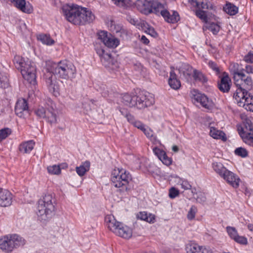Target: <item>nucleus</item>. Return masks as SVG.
<instances>
[{
    "mask_svg": "<svg viewBox=\"0 0 253 253\" xmlns=\"http://www.w3.org/2000/svg\"><path fill=\"white\" fill-rule=\"evenodd\" d=\"M244 60L246 62L253 63V52H249L247 55H246L244 57Z\"/></svg>",
    "mask_w": 253,
    "mask_h": 253,
    "instance_id": "obj_50",
    "label": "nucleus"
},
{
    "mask_svg": "<svg viewBox=\"0 0 253 253\" xmlns=\"http://www.w3.org/2000/svg\"><path fill=\"white\" fill-rule=\"evenodd\" d=\"M76 73L75 66L68 61L63 60L57 63H51L50 70L45 75V82L49 92L55 96L59 94L56 78L52 74L57 75L59 78L68 79L75 78Z\"/></svg>",
    "mask_w": 253,
    "mask_h": 253,
    "instance_id": "obj_2",
    "label": "nucleus"
},
{
    "mask_svg": "<svg viewBox=\"0 0 253 253\" xmlns=\"http://www.w3.org/2000/svg\"><path fill=\"white\" fill-rule=\"evenodd\" d=\"M12 199L11 193L7 190L3 189L0 195V206L5 207L10 206Z\"/></svg>",
    "mask_w": 253,
    "mask_h": 253,
    "instance_id": "obj_21",
    "label": "nucleus"
},
{
    "mask_svg": "<svg viewBox=\"0 0 253 253\" xmlns=\"http://www.w3.org/2000/svg\"><path fill=\"white\" fill-rule=\"evenodd\" d=\"M193 77L196 81L201 82L202 83H205L207 81L206 77L202 73L196 70L194 71Z\"/></svg>",
    "mask_w": 253,
    "mask_h": 253,
    "instance_id": "obj_41",
    "label": "nucleus"
},
{
    "mask_svg": "<svg viewBox=\"0 0 253 253\" xmlns=\"http://www.w3.org/2000/svg\"><path fill=\"white\" fill-rule=\"evenodd\" d=\"M141 131H142L148 137H151L153 136L152 131L148 127L145 126L144 129Z\"/></svg>",
    "mask_w": 253,
    "mask_h": 253,
    "instance_id": "obj_51",
    "label": "nucleus"
},
{
    "mask_svg": "<svg viewBox=\"0 0 253 253\" xmlns=\"http://www.w3.org/2000/svg\"><path fill=\"white\" fill-rule=\"evenodd\" d=\"M13 62L16 68L20 70L24 79L29 83H34L36 79V69L34 63L28 59L26 61L20 56H15Z\"/></svg>",
    "mask_w": 253,
    "mask_h": 253,
    "instance_id": "obj_5",
    "label": "nucleus"
},
{
    "mask_svg": "<svg viewBox=\"0 0 253 253\" xmlns=\"http://www.w3.org/2000/svg\"><path fill=\"white\" fill-rule=\"evenodd\" d=\"M141 41L145 44H148L149 42V40L144 36L141 37Z\"/></svg>",
    "mask_w": 253,
    "mask_h": 253,
    "instance_id": "obj_56",
    "label": "nucleus"
},
{
    "mask_svg": "<svg viewBox=\"0 0 253 253\" xmlns=\"http://www.w3.org/2000/svg\"><path fill=\"white\" fill-rule=\"evenodd\" d=\"M192 96L195 104L199 103L203 107L208 110H211L214 107L213 101L204 94L193 90Z\"/></svg>",
    "mask_w": 253,
    "mask_h": 253,
    "instance_id": "obj_13",
    "label": "nucleus"
},
{
    "mask_svg": "<svg viewBox=\"0 0 253 253\" xmlns=\"http://www.w3.org/2000/svg\"><path fill=\"white\" fill-rule=\"evenodd\" d=\"M47 105H50V107L46 109L42 106L39 107L35 110V113L39 118L45 119L51 125L56 124L57 116L55 105L50 101H48Z\"/></svg>",
    "mask_w": 253,
    "mask_h": 253,
    "instance_id": "obj_10",
    "label": "nucleus"
},
{
    "mask_svg": "<svg viewBox=\"0 0 253 253\" xmlns=\"http://www.w3.org/2000/svg\"><path fill=\"white\" fill-rule=\"evenodd\" d=\"M214 171L221 177L224 175L228 169L220 162H214L212 164Z\"/></svg>",
    "mask_w": 253,
    "mask_h": 253,
    "instance_id": "obj_31",
    "label": "nucleus"
},
{
    "mask_svg": "<svg viewBox=\"0 0 253 253\" xmlns=\"http://www.w3.org/2000/svg\"><path fill=\"white\" fill-rule=\"evenodd\" d=\"M143 30L148 34L150 35L152 37H156L157 36V33L154 30V29L150 26L147 23L143 22L141 23Z\"/></svg>",
    "mask_w": 253,
    "mask_h": 253,
    "instance_id": "obj_38",
    "label": "nucleus"
},
{
    "mask_svg": "<svg viewBox=\"0 0 253 253\" xmlns=\"http://www.w3.org/2000/svg\"><path fill=\"white\" fill-rule=\"evenodd\" d=\"M8 86V83L7 77L0 73V87L6 88Z\"/></svg>",
    "mask_w": 253,
    "mask_h": 253,
    "instance_id": "obj_43",
    "label": "nucleus"
},
{
    "mask_svg": "<svg viewBox=\"0 0 253 253\" xmlns=\"http://www.w3.org/2000/svg\"><path fill=\"white\" fill-rule=\"evenodd\" d=\"M62 10L67 20L75 25H84L95 19V16L91 10L77 5H64Z\"/></svg>",
    "mask_w": 253,
    "mask_h": 253,
    "instance_id": "obj_3",
    "label": "nucleus"
},
{
    "mask_svg": "<svg viewBox=\"0 0 253 253\" xmlns=\"http://www.w3.org/2000/svg\"><path fill=\"white\" fill-rule=\"evenodd\" d=\"M15 114L19 117L25 118L29 115V107L27 100L21 98L17 100L15 106Z\"/></svg>",
    "mask_w": 253,
    "mask_h": 253,
    "instance_id": "obj_15",
    "label": "nucleus"
},
{
    "mask_svg": "<svg viewBox=\"0 0 253 253\" xmlns=\"http://www.w3.org/2000/svg\"><path fill=\"white\" fill-rule=\"evenodd\" d=\"M210 135L213 139H219L224 142L227 140L226 134L223 131L213 126H210Z\"/></svg>",
    "mask_w": 253,
    "mask_h": 253,
    "instance_id": "obj_23",
    "label": "nucleus"
},
{
    "mask_svg": "<svg viewBox=\"0 0 253 253\" xmlns=\"http://www.w3.org/2000/svg\"><path fill=\"white\" fill-rule=\"evenodd\" d=\"M226 230L230 238L235 242L242 245H248V241L247 238L245 236H240L235 227L227 226L226 228Z\"/></svg>",
    "mask_w": 253,
    "mask_h": 253,
    "instance_id": "obj_16",
    "label": "nucleus"
},
{
    "mask_svg": "<svg viewBox=\"0 0 253 253\" xmlns=\"http://www.w3.org/2000/svg\"><path fill=\"white\" fill-rule=\"evenodd\" d=\"M172 150L173 151L177 152L178 151V148L177 146L174 145L172 146Z\"/></svg>",
    "mask_w": 253,
    "mask_h": 253,
    "instance_id": "obj_59",
    "label": "nucleus"
},
{
    "mask_svg": "<svg viewBox=\"0 0 253 253\" xmlns=\"http://www.w3.org/2000/svg\"><path fill=\"white\" fill-rule=\"evenodd\" d=\"M209 65L213 70H214L216 73H218L219 72L218 67L214 62L210 61L209 62Z\"/></svg>",
    "mask_w": 253,
    "mask_h": 253,
    "instance_id": "obj_52",
    "label": "nucleus"
},
{
    "mask_svg": "<svg viewBox=\"0 0 253 253\" xmlns=\"http://www.w3.org/2000/svg\"><path fill=\"white\" fill-rule=\"evenodd\" d=\"M35 142L33 140H30L22 143L19 145V150L23 153H29L34 148Z\"/></svg>",
    "mask_w": 253,
    "mask_h": 253,
    "instance_id": "obj_30",
    "label": "nucleus"
},
{
    "mask_svg": "<svg viewBox=\"0 0 253 253\" xmlns=\"http://www.w3.org/2000/svg\"><path fill=\"white\" fill-rule=\"evenodd\" d=\"M90 168V162L89 161H85L79 167H77L76 170L77 174L80 176H84L85 173L89 170Z\"/></svg>",
    "mask_w": 253,
    "mask_h": 253,
    "instance_id": "obj_34",
    "label": "nucleus"
},
{
    "mask_svg": "<svg viewBox=\"0 0 253 253\" xmlns=\"http://www.w3.org/2000/svg\"><path fill=\"white\" fill-rule=\"evenodd\" d=\"M244 141L247 144L253 146V131L248 133L239 132Z\"/></svg>",
    "mask_w": 253,
    "mask_h": 253,
    "instance_id": "obj_35",
    "label": "nucleus"
},
{
    "mask_svg": "<svg viewBox=\"0 0 253 253\" xmlns=\"http://www.w3.org/2000/svg\"><path fill=\"white\" fill-rule=\"evenodd\" d=\"M230 70L233 75V78L234 81H238V80L240 79L243 77L242 74L243 73L239 72V65L237 63H232L230 66Z\"/></svg>",
    "mask_w": 253,
    "mask_h": 253,
    "instance_id": "obj_32",
    "label": "nucleus"
},
{
    "mask_svg": "<svg viewBox=\"0 0 253 253\" xmlns=\"http://www.w3.org/2000/svg\"><path fill=\"white\" fill-rule=\"evenodd\" d=\"M235 153L236 155L242 157H245L248 155L247 151L244 148L239 147L235 149Z\"/></svg>",
    "mask_w": 253,
    "mask_h": 253,
    "instance_id": "obj_46",
    "label": "nucleus"
},
{
    "mask_svg": "<svg viewBox=\"0 0 253 253\" xmlns=\"http://www.w3.org/2000/svg\"><path fill=\"white\" fill-rule=\"evenodd\" d=\"M11 133V129L4 128L0 130V142L6 139Z\"/></svg>",
    "mask_w": 253,
    "mask_h": 253,
    "instance_id": "obj_42",
    "label": "nucleus"
},
{
    "mask_svg": "<svg viewBox=\"0 0 253 253\" xmlns=\"http://www.w3.org/2000/svg\"><path fill=\"white\" fill-rule=\"evenodd\" d=\"M130 22L133 25H135L136 24V21L133 19H131Z\"/></svg>",
    "mask_w": 253,
    "mask_h": 253,
    "instance_id": "obj_60",
    "label": "nucleus"
},
{
    "mask_svg": "<svg viewBox=\"0 0 253 253\" xmlns=\"http://www.w3.org/2000/svg\"><path fill=\"white\" fill-rule=\"evenodd\" d=\"M245 71L247 73H252L253 71V68L250 65L246 66Z\"/></svg>",
    "mask_w": 253,
    "mask_h": 253,
    "instance_id": "obj_55",
    "label": "nucleus"
},
{
    "mask_svg": "<svg viewBox=\"0 0 253 253\" xmlns=\"http://www.w3.org/2000/svg\"><path fill=\"white\" fill-rule=\"evenodd\" d=\"M179 190H178L174 187H172L169 190V195L170 198L173 199L177 197L179 195Z\"/></svg>",
    "mask_w": 253,
    "mask_h": 253,
    "instance_id": "obj_47",
    "label": "nucleus"
},
{
    "mask_svg": "<svg viewBox=\"0 0 253 253\" xmlns=\"http://www.w3.org/2000/svg\"><path fill=\"white\" fill-rule=\"evenodd\" d=\"M47 170L50 174L58 175L61 173V168L59 165L49 166L47 168Z\"/></svg>",
    "mask_w": 253,
    "mask_h": 253,
    "instance_id": "obj_39",
    "label": "nucleus"
},
{
    "mask_svg": "<svg viewBox=\"0 0 253 253\" xmlns=\"http://www.w3.org/2000/svg\"><path fill=\"white\" fill-rule=\"evenodd\" d=\"M197 211V209L195 206H192L187 213V218L189 220H192L195 217V214Z\"/></svg>",
    "mask_w": 253,
    "mask_h": 253,
    "instance_id": "obj_45",
    "label": "nucleus"
},
{
    "mask_svg": "<svg viewBox=\"0 0 253 253\" xmlns=\"http://www.w3.org/2000/svg\"><path fill=\"white\" fill-rule=\"evenodd\" d=\"M130 180V175L124 169H117L112 171V185L120 188L118 191L121 194L126 192V185Z\"/></svg>",
    "mask_w": 253,
    "mask_h": 253,
    "instance_id": "obj_8",
    "label": "nucleus"
},
{
    "mask_svg": "<svg viewBox=\"0 0 253 253\" xmlns=\"http://www.w3.org/2000/svg\"><path fill=\"white\" fill-rule=\"evenodd\" d=\"M247 228L251 232H253V224H249L247 225Z\"/></svg>",
    "mask_w": 253,
    "mask_h": 253,
    "instance_id": "obj_58",
    "label": "nucleus"
},
{
    "mask_svg": "<svg viewBox=\"0 0 253 253\" xmlns=\"http://www.w3.org/2000/svg\"><path fill=\"white\" fill-rule=\"evenodd\" d=\"M239 106L246 110L253 112V96L248 92H243L241 88L237 89L233 96Z\"/></svg>",
    "mask_w": 253,
    "mask_h": 253,
    "instance_id": "obj_11",
    "label": "nucleus"
},
{
    "mask_svg": "<svg viewBox=\"0 0 253 253\" xmlns=\"http://www.w3.org/2000/svg\"><path fill=\"white\" fill-rule=\"evenodd\" d=\"M182 188H183L184 190H188L190 189L191 186L189 183V182L185 180H182V181L181 182V184L180 185Z\"/></svg>",
    "mask_w": 253,
    "mask_h": 253,
    "instance_id": "obj_48",
    "label": "nucleus"
},
{
    "mask_svg": "<svg viewBox=\"0 0 253 253\" xmlns=\"http://www.w3.org/2000/svg\"><path fill=\"white\" fill-rule=\"evenodd\" d=\"M196 15L203 22L205 23L206 28L209 29L213 34H216L219 31L220 27L218 24L214 23L216 17L211 13L206 11L198 10Z\"/></svg>",
    "mask_w": 253,
    "mask_h": 253,
    "instance_id": "obj_12",
    "label": "nucleus"
},
{
    "mask_svg": "<svg viewBox=\"0 0 253 253\" xmlns=\"http://www.w3.org/2000/svg\"><path fill=\"white\" fill-rule=\"evenodd\" d=\"M136 217L142 220L145 221L149 223H154L155 222V216L151 213H147L145 211H140L136 214Z\"/></svg>",
    "mask_w": 253,
    "mask_h": 253,
    "instance_id": "obj_28",
    "label": "nucleus"
},
{
    "mask_svg": "<svg viewBox=\"0 0 253 253\" xmlns=\"http://www.w3.org/2000/svg\"><path fill=\"white\" fill-rule=\"evenodd\" d=\"M230 83L229 77L224 73L221 78L220 83L218 84L219 89L223 92H227L230 89Z\"/></svg>",
    "mask_w": 253,
    "mask_h": 253,
    "instance_id": "obj_24",
    "label": "nucleus"
},
{
    "mask_svg": "<svg viewBox=\"0 0 253 253\" xmlns=\"http://www.w3.org/2000/svg\"><path fill=\"white\" fill-rule=\"evenodd\" d=\"M241 119L243 121L244 127L242 128V131L240 132L248 133V132L253 131V124L251 120L244 115H241Z\"/></svg>",
    "mask_w": 253,
    "mask_h": 253,
    "instance_id": "obj_27",
    "label": "nucleus"
},
{
    "mask_svg": "<svg viewBox=\"0 0 253 253\" xmlns=\"http://www.w3.org/2000/svg\"><path fill=\"white\" fill-rule=\"evenodd\" d=\"M117 37H123L126 35V31L123 28L122 26L118 24H114L113 28H112V35Z\"/></svg>",
    "mask_w": 253,
    "mask_h": 253,
    "instance_id": "obj_33",
    "label": "nucleus"
},
{
    "mask_svg": "<svg viewBox=\"0 0 253 253\" xmlns=\"http://www.w3.org/2000/svg\"><path fill=\"white\" fill-rule=\"evenodd\" d=\"M98 39L104 44L105 46L109 49L111 48V38L108 36L107 32L105 31H100L97 33ZM97 54L99 56L102 65L109 70H110L111 53L109 50L107 51L104 47L96 49Z\"/></svg>",
    "mask_w": 253,
    "mask_h": 253,
    "instance_id": "obj_7",
    "label": "nucleus"
},
{
    "mask_svg": "<svg viewBox=\"0 0 253 253\" xmlns=\"http://www.w3.org/2000/svg\"><path fill=\"white\" fill-rule=\"evenodd\" d=\"M113 232L117 235L125 239H128L132 236V229L127 226L123 225L121 223L115 221L113 223Z\"/></svg>",
    "mask_w": 253,
    "mask_h": 253,
    "instance_id": "obj_14",
    "label": "nucleus"
},
{
    "mask_svg": "<svg viewBox=\"0 0 253 253\" xmlns=\"http://www.w3.org/2000/svg\"><path fill=\"white\" fill-rule=\"evenodd\" d=\"M60 167L61 169H65L68 168V164L66 163L60 164Z\"/></svg>",
    "mask_w": 253,
    "mask_h": 253,
    "instance_id": "obj_57",
    "label": "nucleus"
},
{
    "mask_svg": "<svg viewBox=\"0 0 253 253\" xmlns=\"http://www.w3.org/2000/svg\"><path fill=\"white\" fill-rule=\"evenodd\" d=\"M223 9L226 13L230 15H234L238 11V7L230 3H227Z\"/></svg>",
    "mask_w": 253,
    "mask_h": 253,
    "instance_id": "obj_37",
    "label": "nucleus"
},
{
    "mask_svg": "<svg viewBox=\"0 0 253 253\" xmlns=\"http://www.w3.org/2000/svg\"><path fill=\"white\" fill-rule=\"evenodd\" d=\"M182 180L183 179L182 178L177 176H176L173 177V181L177 185H180Z\"/></svg>",
    "mask_w": 253,
    "mask_h": 253,
    "instance_id": "obj_54",
    "label": "nucleus"
},
{
    "mask_svg": "<svg viewBox=\"0 0 253 253\" xmlns=\"http://www.w3.org/2000/svg\"><path fill=\"white\" fill-rule=\"evenodd\" d=\"M221 177L233 187L236 188L239 187L240 179L233 172L228 170Z\"/></svg>",
    "mask_w": 253,
    "mask_h": 253,
    "instance_id": "obj_19",
    "label": "nucleus"
},
{
    "mask_svg": "<svg viewBox=\"0 0 253 253\" xmlns=\"http://www.w3.org/2000/svg\"><path fill=\"white\" fill-rule=\"evenodd\" d=\"M17 8L23 12L31 13L33 11L32 5L26 3L25 0H8Z\"/></svg>",
    "mask_w": 253,
    "mask_h": 253,
    "instance_id": "obj_20",
    "label": "nucleus"
},
{
    "mask_svg": "<svg viewBox=\"0 0 253 253\" xmlns=\"http://www.w3.org/2000/svg\"><path fill=\"white\" fill-rule=\"evenodd\" d=\"M169 84L171 88L175 90L179 89L181 86L180 82L177 79L176 75L173 70L170 72Z\"/></svg>",
    "mask_w": 253,
    "mask_h": 253,
    "instance_id": "obj_26",
    "label": "nucleus"
},
{
    "mask_svg": "<svg viewBox=\"0 0 253 253\" xmlns=\"http://www.w3.org/2000/svg\"><path fill=\"white\" fill-rule=\"evenodd\" d=\"M136 5L138 9L145 14L154 13L157 15L168 14L163 6L162 0H137Z\"/></svg>",
    "mask_w": 253,
    "mask_h": 253,
    "instance_id": "obj_6",
    "label": "nucleus"
},
{
    "mask_svg": "<svg viewBox=\"0 0 253 253\" xmlns=\"http://www.w3.org/2000/svg\"><path fill=\"white\" fill-rule=\"evenodd\" d=\"M120 44V40L118 37H113L112 35V48H115Z\"/></svg>",
    "mask_w": 253,
    "mask_h": 253,
    "instance_id": "obj_49",
    "label": "nucleus"
},
{
    "mask_svg": "<svg viewBox=\"0 0 253 253\" xmlns=\"http://www.w3.org/2000/svg\"><path fill=\"white\" fill-rule=\"evenodd\" d=\"M114 3L118 6H129L133 3L132 0H112Z\"/></svg>",
    "mask_w": 253,
    "mask_h": 253,
    "instance_id": "obj_40",
    "label": "nucleus"
},
{
    "mask_svg": "<svg viewBox=\"0 0 253 253\" xmlns=\"http://www.w3.org/2000/svg\"><path fill=\"white\" fill-rule=\"evenodd\" d=\"M243 77L238 81H235V84L237 87V89L241 88L243 92H247V89H250L252 87L253 81L251 77L246 76L244 74H242Z\"/></svg>",
    "mask_w": 253,
    "mask_h": 253,
    "instance_id": "obj_17",
    "label": "nucleus"
},
{
    "mask_svg": "<svg viewBox=\"0 0 253 253\" xmlns=\"http://www.w3.org/2000/svg\"><path fill=\"white\" fill-rule=\"evenodd\" d=\"M186 250L187 253H212L211 250L210 248L200 246L194 243L187 244Z\"/></svg>",
    "mask_w": 253,
    "mask_h": 253,
    "instance_id": "obj_18",
    "label": "nucleus"
},
{
    "mask_svg": "<svg viewBox=\"0 0 253 253\" xmlns=\"http://www.w3.org/2000/svg\"><path fill=\"white\" fill-rule=\"evenodd\" d=\"M55 202L51 194H45L38 202L36 214L39 220L46 221L50 218L55 211Z\"/></svg>",
    "mask_w": 253,
    "mask_h": 253,
    "instance_id": "obj_4",
    "label": "nucleus"
},
{
    "mask_svg": "<svg viewBox=\"0 0 253 253\" xmlns=\"http://www.w3.org/2000/svg\"><path fill=\"white\" fill-rule=\"evenodd\" d=\"M153 152L164 165L168 166L171 164L172 159L168 157L164 151L156 147L153 149Z\"/></svg>",
    "mask_w": 253,
    "mask_h": 253,
    "instance_id": "obj_22",
    "label": "nucleus"
},
{
    "mask_svg": "<svg viewBox=\"0 0 253 253\" xmlns=\"http://www.w3.org/2000/svg\"><path fill=\"white\" fill-rule=\"evenodd\" d=\"M105 222L106 223V226L110 229V223H111V216L110 215H107L105 217Z\"/></svg>",
    "mask_w": 253,
    "mask_h": 253,
    "instance_id": "obj_53",
    "label": "nucleus"
},
{
    "mask_svg": "<svg viewBox=\"0 0 253 253\" xmlns=\"http://www.w3.org/2000/svg\"><path fill=\"white\" fill-rule=\"evenodd\" d=\"M25 243V240L17 234L5 235L0 238V249L5 253H10L14 249L24 245Z\"/></svg>",
    "mask_w": 253,
    "mask_h": 253,
    "instance_id": "obj_9",
    "label": "nucleus"
},
{
    "mask_svg": "<svg viewBox=\"0 0 253 253\" xmlns=\"http://www.w3.org/2000/svg\"><path fill=\"white\" fill-rule=\"evenodd\" d=\"M163 6L165 9V10L167 12L168 14H165V15H163L162 14H160L162 15L166 21H167L169 23H175L179 19V17L178 13L176 12H173L172 14H170L169 12L168 11L167 6L164 3H163Z\"/></svg>",
    "mask_w": 253,
    "mask_h": 253,
    "instance_id": "obj_25",
    "label": "nucleus"
},
{
    "mask_svg": "<svg viewBox=\"0 0 253 253\" xmlns=\"http://www.w3.org/2000/svg\"><path fill=\"white\" fill-rule=\"evenodd\" d=\"M195 198L196 201L200 204L205 203L207 200L205 194L201 192L196 193V197Z\"/></svg>",
    "mask_w": 253,
    "mask_h": 253,
    "instance_id": "obj_44",
    "label": "nucleus"
},
{
    "mask_svg": "<svg viewBox=\"0 0 253 253\" xmlns=\"http://www.w3.org/2000/svg\"><path fill=\"white\" fill-rule=\"evenodd\" d=\"M38 40L41 41L43 44L47 45H52L54 43V41L51 38L49 35H39L38 37Z\"/></svg>",
    "mask_w": 253,
    "mask_h": 253,
    "instance_id": "obj_36",
    "label": "nucleus"
},
{
    "mask_svg": "<svg viewBox=\"0 0 253 253\" xmlns=\"http://www.w3.org/2000/svg\"><path fill=\"white\" fill-rule=\"evenodd\" d=\"M113 97L114 106L116 110H118L126 118L127 122L141 130L144 129L145 126L141 122L136 120L127 109L121 106V104L130 108L143 109L154 103L153 95L149 93H142L138 96L127 93L121 95L114 93Z\"/></svg>",
    "mask_w": 253,
    "mask_h": 253,
    "instance_id": "obj_1",
    "label": "nucleus"
},
{
    "mask_svg": "<svg viewBox=\"0 0 253 253\" xmlns=\"http://www.w3.org/2000/svg\"><path fill=\"white\" fill-rule=\"evenodd\" d=\"M192 4L199 9L196 11H203L201 9H208L211 7V4L208 0H193Z\"/></svg>",
    "mask_w": 253,
    "mask_h": 253,
    "instance_id": "obj_29",
    "label": "nucleus"
},
{
    "mask_svg": "<svg viewBox=\"0 0 253 253\" xmlns=\"http://www.w3.org/2000/svg\"><path fill=\"white\" fill-rule=\"evenodd\" d=\"M107 95H108V94L106 93V92H103L102 93V96H103L104 97H106Z\"/></svg>",
    "mask_w": 253,
    "mask_h": 253,
    "instance_id": "obj_61",
    "label": "nucleus"
}]
</instances>
